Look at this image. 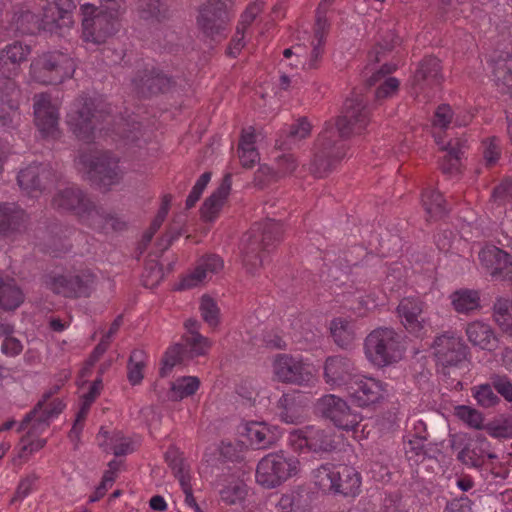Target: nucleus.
I'll use <instances>...</instances> for the list:
<instances>
[{"label": "nucleus", "instance_id": "nucleus-1", "mask_svg": "<svg viewBox=\"0 0 512 512\" xmlns=\"http://www.w3.org/2000/svg\"><path fill=\"white\" fill-rule=\"evenodd\" d=\"M282 226L273 219L255 223L243 238V263L250 274H255L263 264L264 251L280 242Z\"/></svg>", "mask_w": 512, "mask_h": 512}, {"label": "nucleus", "instance_id": "nucleus-2", "mask_svg": "<svg viewBox=\"0 0 512 512\" xmlns=\"http://www.w3.org/2000/svg\"><path fill=\"white\" fill-rule=\"evenodd\" d=\"M121 3L119 0H107L100 7L86 3L81 6L82 37L86 43L101 44L117 30V19Z\"/></svg>", "mask_w": 512, "mask_h": 512}, {"label": "nucleus", "instance_id": "nucleus-3", "mask_svg": "<svg viewBox=\"0 0 512 512\" xmlns=\"http://www.w3.org/2000/svg\"><path fill=\"white\" fill-rule=\"evenodd\" d=\"M74 4L71 0H56L43 8L40 15L31 12L23 13L19 18L20 29L25 33L47 31L64 35L73 25L72 11Z\"/></svg>", "mask_w": 512, "mask_h": 512}, {"label": "nucleus", "instance_id": "nucleus-4", "mask_svg": "<svg viewBox=\"0 0 512 512\" xmlns=\"http://www.w3.org/2000/svg\"><path fill=\"white\" fill-rule=\"evenodd\" d=\"M314 482L324 492L355 497L360 492L361 476L355 468L339 464H323L313 471Z\"/></svg>", "mask_w": 512, "mask_h": 512}, {"label": "nucleus", "instance_id": "nucleus-5", "mask_svg": "<svg viewBox=\"0 0 512 512\" xmlns=\"http://www.w3.org/2000/svg\"><path fill=\"white\" fill-rule=\"evenodd\" d=\"M367 359L378 367L397 362L402 357L401 335L393 328L379 327L371 331L364 343Z\"/></svg>", "mask_w": 512, "mask_h": 512}, {"label": "nucleus", "instance_id": "nucleus-6", "mask_svg": "<svg viewBox=\"0 0 512 512\" xmlns=\"http://www.w3.org/2000/svg\"><path fill=\"white\" fill-rule=\"evenodd\" d=\"M74 72V61L62 52L45 53L34 59L30 66L31 80L44 85L60 84Z\"/></svg>", "mask_w": 512, "mask_h": 512}, {"label": "nucleus", "instance_id": "nucleus-7", "mask_svg": "<svg viewBox=\"0 0 512 512\" xmlns=\"http://www.w3.org/2000/svg\"><path fill=\"white\" fill-rule=\"evenodd\" d=\"M299 461L283 451L269 453L257 464L256 481L264 488H276L298 472Z\"/></svg>", "mask_w": 512, "mask_h": 512}, {"label": "nucleus", "instance_id": "nucleus-8", "mask_svg": "<svg viewBox=\"0 0 512 512\" xmlns=\"http://www.w3.org/2000/svg\"><path fill=\"white\" fill-rule=\"evenodd\" d=\"M432 349L437 370L445 376L450 374L451 368L458 367L466 360L469 350L463 339L453 332L436 336Z\"/></svg>", "mask_w": 512, "mask_h": 512}, {"label": "nucleus", "instance_id": "nucleus-9", "mask_svg": "<svg viewBox=\"0 0 512 512\" xmlns=\"http://www.w3.org/2000/svg\"><path fill=\"white\" fill-rule=\"evenodd\" d=\"M210 347V340L194 331L193 336L185 337V344L176 343L166 350L161 361L160 376H168L177 364H185L195 357L205 355Z\"/></svg>", "mask_w": 512, "mask_h": 512}, {"label": "nucleus", "instance_id": "nucleus-10", "mask_svg": "<svg viewBox=\"0 0 512 512\" xmlns=\"http://www.w3.org/2000/svg\"><path fill=\"white\" fill-rule=\"evenodd\" d=\"M96 204L86 191L76 185L59 189L51 200L53 209L60 213L75 215L86 224L95 211Z\"/></svg>", "mask_w": 512, "mask_h": 512}, {"label": "nucleus", "instance_id": "nucleus-11", "mask_svg": "<svg viewBox=\"0 0 512 512\" xmlns=\"http://www.w3.org/2000/svg\"><path fill=\"white\" fill-rule=\"evenodd\" d=\"M316 409L323 418L345 431L355 430L361 421V417L352 411L347 402L334 394L319 398Z\"/></svg>", "mask_w": 512, "mask_h": 512}, {"label": "nucleus", "instance_id": "nucleus-12", "mask_svg": "<svg viewBox=\"0 0 512 512\" xmlns=\"http://www.w3.org/2000/svg\"><path fill=\"white\" fill-rule=\"evenodd\" d=\"M272 368L274 377L281 383L308 386L314 381L311 366L290 354L276 355Z\"/></svg>", "mask_w": 512, "mask_h": 512}, {"label": "nucleus", "instance_id": "nucleus-13", "mask_svg": "<svg viewBox=\"0 0 512 512\" xmlns=\"http://www.w3.org/2000/svg\"><path fill=\"white\" fill-rule=\"evenodd\" d=\"M328 22L318 16L315 24V33L313 39L310 41L309 46L305 44H296L291 48L285 49L283 52L284 57L291 60L288 64L296 68L302 67L304 69L313 68L320 57L321 46L324 41Z\"/></svg>", "mask_w": 512, "mask_h": 512}, {"label": "nucleus", "instance_id": "nucleus-14", "mask_svg": "<svg viewBox=\"0 0 512 512\" xmlns=\"http://www.w3.org/2000/svg\"><path fill=\"white\" fill-rule=\"evenodd\" d=\"M396 313L400 323L409 334L417 338L427 335L431 323L426 316V304L422 300L405 297L399 302Z\"/></svg>", "mask_w": 512, "mask_h": 512}, {"label": "nucleus", "instance_id": "nucleus-15", "mask_svg": "<svg viewBox=\"0 0 512 512\" xmlns=\"http://www.w3.org/2000/svg\"><path fill=\"white\" fill-rule=\"evenodd\" d=\"M93 109V100L81 97L72 104L67 114V125L79 140L89 142L94 137L96 116Z\"/></svg>", "mask_w": 512, "mask_h": 512}, {"label": "nucleus", "instance_id": "nucleus-16", "mask_svg": "<svg viewBox=\"0 0 512 512\" xmlns=\"http://www.w3.org/2000/svg\"><path fill=\"white\" fill-rule=\"evenodd\" d=\"M118 162H78L77 171L83 180L100 190H109L122 178Z\"/></svg>", "mask_w": 512, "mask_h": 512}, {"label": "nucleus", "instance_id": "nucleus-17", "mask_svg": "<svg viewBox=\"0 0 512 512\" xmlns=\"http://www.w3.org/2000/svg\"><path fill=\"white\" fill-rule=\"evenodd\" d=\"M34 121L41 135L45 138L56 139L59 130V104L53 102L47 94L34 97Z\"/></svg>", "mask_w": 512, "mask_h": 512}, {"label": "nucleus", "instance_id": "nucleus-18", "mask_svg": "<svg viewBox=\"0 0 512 512\" xmlns=\"http://www.w3.org/2000/svg\"><path fill=\"white\" fill-rule=\"evenodd\" d=\"M323 368L324 380L331 387H344L347 390L359 376L355 362L343 355L327 357Z\"/></svg>", "mask_w": 512, "mask_h": 512}, {"label": "nucleus", "instance_id": "nucleus-19", "mask_svg": "<svg viewBox=\"0 0 512 512\" xmlns=\"http://www.w3.org/2000/svg\"><path fill=\"white\" fill-rule=\"evenodd\" d=\"M354 404L369 407L382 401L386 394V385L381 381L360 375L346 390Z\"/></svg>", "mask_w": 512, "mask_h": 512}, {"label": "nucleus", "instance_id": "nucleus-20", "mask_svg": "<svg viewBox=\"0 0 512 512\" xmlns=\"http://www.w3.org/2000/svg\"><path fill=\"white\" fill-rule=\"evenodd\" d=\"M368 112L358 98L347 99L344 103V114L336 121L338 135L346 137L352 133H361L368 125Z\"/></svg>", "mask_w": 512, "mask_h": 512}, {"label": "nucleus", "instance_id": "nucleus-21", "mask_svg": "<svg viewBox=\"0 0 512 512\" xmlns=\"http://www.w3.org/2000/svg\"><path fill=\"white\" fill-rule=\"evenodd\" d=\"M307 404L308 399L303 393L290 390L278 399L276 414L282 422L297 425L305 419Z\"/></svg>", "mask_w": 512, "mask_h": 512}, {"label": "nucleus", "instance_id": "nucleus-22", "mask_svg": "<svg viewBox=\"0 0 512 512\" xmlns=\"http://www.w3.org/2000/svg\"><path fill=\"white\" fill-rule=\"evenodd\" d=\"M479 260L486 272L495 279L512 277V262L510 255L495 247H488L479 252Z\"/></svg>", "mask_w": 512, "mask_h": 512}, {"label": "nucleus", "instance_id": "nucleus-23", "mask_svg": "<svg viewBox=\"0 0 512 512\" xmlns=\"http://www.w3.org/2000/svg\"><path fill=\"white\" fill-rule=\"evenodd\" d=\"M313 129L312 123L306 117H300L289 125L284 126L275 147L280 151H290L301 141L310 136Z\"/></svg>", "mask_w": 512, "mask_h": 512}, {"label": "nucleus", "instance_id": "nucleus-24", "mask_svg": "<svg viewBox=\"0 0 512 512\" xmlns=\"http://www.w3.org/2000/svg\"><path fill=\"white\" fill-rule=\"evenodd\" d=\"M224 267L223 260L216 254L202 257L195 270L185 276L178 285L179 290L190 289L198 286L208 276L218 273Z\"/></svg>", "mask_w": 512, "mask_h": 512}, {"label": "nucleus", "instance_id": "nucleus-25", "mask_svg": "<svg viewBox=\"0 0 512 512\" xmlns=\"http://www.w3.org/2000/svg\"><path fill=\"white\" fill-rule=\"evenodd\" d=\"M52 173L40 162H32L18 174L19 186L28 193L42 191L52 182Z\"/></svg>", "mask_w": 512, "mask_h": 512}, {"label": "nucleus", "instance_id": "nucleus-26", "mask_svg": "<svg viewBox=\"0 0 512 512\" xmlns=\"http://www.w3.org/2000/svg\"><path fill=\"white\" fill-rule=\"evenodd\" d=\"M468 341L475 347L486 351H495L499 347V338L493 327L483 321H473L466 327Z\"/></svg>", "mask_w": 512, "mask_h": 512}, {"label": "nucleus", "instance_id": "nucleus-27", "mask_svg": "<svg viewBox=\"0 0 512 512\" xmlns=\"http://www.w3.org/2000/svg\"><path fill=\"white\" fill-rule=\"evenodd\" d=\"M19 91L14 81L5 80L0 84V123L8 127L19 118L17 99Z\"/></svg>", "mask_w": 512, "mask_h": 512}, {"label": "nucleus", "instance_id": "nucleus-28", "mask_svg": "<svg viewBox=\"0 0 512 512\" xmlns=\"http://www.w3.org/2000/svg\"><path fill=\"white\" fill-rule=\"evenodd\" d=\"M232 185L231 173H226L218 188L203 202L200 212L204 221H214L225 200L227 199Z\"/></svg>", "mask_w": 512, "mask_h": 512}, {"label": "nucleus", "instance_id": "nucleus-29", "mask_svg": "<svg viewBox=\"0 0 512 512\" xmlns=\"http://www.w3.org/2000/svg\"><path fill=\"white\" fill-rule=\"evenodd\" d=\"M334 135L333 123L326 122L323 130L315 141V149L319 150L322 156L326 158L342 159L352 157V155L347 153L345 143L342 141H332Z\"/></svg>", "mask_w": 512, "mask_h": 512}, {"label": "nucleus", "instance_id": "nucleus-30", "mask_svg": "<svg viewBox=\"0 0 512 512\" xmlns=\"http://www.w3.org/2000/svg\"><path fill=\"white\" fill-rule=\"evenodd\" d=\"M30 54V48L22 43L15 42L7 45L0 52V72L8 77L16 75L20 64Z\"/></svg>", "mask_w": 512, "mask_h": 512}, {"label": "nucleus", "instance_id": "nucleus-31", "mask_svg": "<svg viewBox=\"0 0 512 512\" xmlns=\"http://www.w3.org/2000/svg\"><path fill=\"white\" fill-rule=\"evenodd\" d=\"M214 4H209L200 11L198 17V24L208 35L214 36L221 30L225 29L228 21V16L223 8V4L219 3L215 7Z\"/></svg>", "mask_w": 512, "mask_h": 512}, {"label": "nucleus", "instance_id": "nucleus-32", "mask_svg": "<svg viewBox=\"0 0 512 512\" xmlns=\"http://www.w3.org/2000/svg\"><path fill=\"white\" fill-rule=\"evenodd\" d=\"M87 224L101 231L111 229L112 231L120 232L127 228V221L122 216L106 211L98 204H96V209L93 211Z\"/></svg>", "mask_w": 512, "mask_h": 512}, {"label": "nucleus", "instance_id": "nucleus-33", "mask_svg": "<svg viewBox=\"0 0 512 512\" xmlns=\"http://www.w3.org/2000/svg\"><path fill=\"white\" fill-rule=\"evenodd\" d=\"M417 432L409 434L407 441L404 442V449L406 457L409 461L415 463L422 462L428 455V450L425 445L427 436L422 434V430L425 431V424L419 421L415 426Z\"/></svg>", "mask_w": 512, "mask_h": 512}, {"label": "nucleus", "instance_id": "nucleus-34", "mask_svg": "<svg viewBox=\"0 0 512 512\" xmlns=\"http://www.w3.org/2000/svg\"><path fill=\"white\" fill-rule=\"evenodd\" d=\"M303 433L306 446L313 452H329L335 449L334 437L330 431L311 426Z\"/></svg>", "mask_w": 512, "mask_h": 512}, {"label": "nucleus", "instance_id": "nucleus-35", "mask_svg": "<svg viewBox=\"0 0 512 512\" xmlns=\"http://www.w3.org/2000/svg\"><path fill=\"white\" fill-rule=\"evenodd\" d=\"M475 441L478 445L475 447H472L471 444L464 445L459 451L457 459L466 466L480 468L485 463L486 446H489V443L482 435L477 436Z\"/></svg>", "mask_w": 512, "mask_h": 512}, {"label": "nucleus", "instance_id": "nucleus-36", "mask_svg": "<svg viewBox=\"0 0 512 512\" xmlns=\"http://www.w3.org/2000/svg\"><path fill=\"white\" fill-rule=\"evenodd\" d=\"M25 221V213L14 203L0 204V234L16 231Z\"/></svg>", "mask_w": 512, "mask_h": 512}, {"label": "nucleus", "instance_id": "nucleus-37", "mask_svg": "<svg viewBox=\"0 0 512 512\" xmlns=\"http://www.w3.org/2000/svg\"><path fill=\"white\" fill-rule=\"evenodd\" d=\"M24 301V294L12 278H0V308L15 310Z\"/></svg>", "mask_w": 512, "mask_h": 512}, {"label": "nucleus", "instance_id": "nucleus-38", "mask_svg": "<svg viewBox=\"0 0 512 512\" xmlns=\"http://www.w3.org/2000/svg\"><path fill=\"white\" fill-rule=\"evenodd\" d=\"M421 200L427 216L431 219H440L450 210L443 195L433 188L425 189Z\"/></svg>", "mask_w": 512, "mask_h": 512}, {"label": "nucleus", "instance_id": "nucleus-39", "mask_svg": "<svg viewBox=\"0 0 512 512\" xmlns=\"http://www.w3.org/2000/svg\"><path fill=\"white\" fill-rule=\"evenodd\" d=\"M43 286L56 295L65 298H73L72 283L70 280V272L58 273L49 272L42 276Z\"/></svg>", "mask_w": 512, "mask_h": 512}, {"label": "nucleus", "instance_id": "nucleus-40", "mask_svg": "<svg viewBox=\"0 0 512 512\" xmlns=\"http://www.w3.org/2000/svg\"><path fill=\"white\" fill-rule=\"evenodd\" d=\"M492 317L500 330L512 337V299L497 297L492 307Z\"/></svg>", "mask_w": 512, "mask_h": 512}, {"label": "nucleus", "instance_id": "nucleus-41", "mask_svg": "<svg viewBox=\"0 0 512 512\" xmlns=\"http://www.w3.org/2000/svg\"><path fill=\"white\" fill-rule=\"evenodd\" d=\"M72 283L73 299L89 297L95 290L97 276L89 269L79 270L75 273L70 272Z\"/></svg>", "mask_w": 512, "mask_h": 512}, {"label": "nucleus", "instance_id": "nucleus-42", "mask_svg": "<svg viewBox=\"0 0 512 512\" xmlns=\"http://www.w3.org/2000/svg\"><path fill=\"white\" fill-rule=\"evenodd\" d=\"M200 386V380L196 376H183L171 383L168 397L172 401H180L194 395Z\"/></svg>", "mask_w": 512, "mask_h": 512}, {"label": "nucleus", "instance_id": "nucleus-43", "mask_svg": "<svg viewBox=\"0 0 512 512\" xmlns=\"http://www.w3.org/2000/svg\"><path fill=\"white\" fill-rule=\"evenodd\" d=\"M98 444L104 451L109 449L113 450L115 456H123L133 451L131 442L119 434H115L112 437H108V432L103 428L100 429L97 435Z\"/></svg>", "mask_w": 512, "mask_h": 512}, {"label": "nucleus", "instance_id": "nucleus-44", "mask_svg": "<svg viewBox=\"0 0 512 512\" xmlns=\"http://www.w3.org/2000/svg\"><path fill=\"white\" fill-rule=\"evenodd\" d=\"M330 331L335 343L341 348L350 346L355 338L351 322L343 318L334 319Z\"/></svg>", "mask_w": 512, "mask_h": 512}, {"label": "nucleus", "instance_id": "nucleus-45", "mask_svg": "<svg viewBox=\"0 0 512 512\" xmlns=\"http://www.w3.org/2000/svg\"><path fill=\"white\" fill-rule=\"evenodd\" d=\"M246 435L251 444L258 449L267 448L274 442V435L264 423H249L246 427Z\"/></svg>", "mask_w": 512, "mask_h": 512}, {"label": "nucleus", "instance_id": "nucleus-46", "mask_svg": "<svg viewBox=\"0 0 512 512\" xmlns=\"http://www.w3.org/2000/svg\"><path fill=\"white\" fill-rule=\"evenodd\" d=\"M452 305L459 313H468L477 309L480 304L479 293L475 290L463 289L452 294Z\"/></svg>", "mask_w": 512, "mask_h": 512}, {"label": "nucleus", "instance_id": "nucleus-47", "mask_svg": "<svg viewBox=\"0 0 512 512\" xmlns=\"http://www.w3.org/2000/svg\"><path fill=\"white\" fill-rule=\"evenodd\" d=\"M145 367V352L135 349L131 352L128 362V380L132 385L139 384L143 379V369Z\"/></svg>", "mask_w": 512, "mask_h": 512}, {"label": "nucleus", "instance_id": "nucleus-48", "mask_svg": "<svg viewBox=\"0 0 512 512\" xmlns=\"http://www.w3.org/2000/svg\"><path fill=\"white\" fill-rule=\"evenodd\" d=\"M493 74L499 89L503 92L512 91V60L497 62Z\"/></svg>", "mask_w": 512, "mask_h": 512}, {"label": "nucleus", "instance_id": "nucleus-49", "mask_svg": "<svg viewBox=\"0 0 512 512\" xmlns=\"http://www.w3.org/2000/svg\"><path fill=\"white\" fill-rule=\"evenodd\" d=\"M256 134L253 127H247L242 130L239 140V153L241 158L247 160H255L258 157V152L255 148Z\"/></svg>", "mask_w": 512, "mask_h": 512}, {"label": "nucleus", "instance_id": "nucleus-50", "mask_svg": "<svg viewBox=\"0 0 512 512\" xmlns=\"http://www.w3.org/2000/svg\"><path fill=\"white\" fill-rule=\"evenodd\" d=\"M52 395L51 392L48 393ZM51 396L45 399L42 409L39 410L36 422L39 426L47 427L52 418L57 417L64 409V404L60 399H53L49 404H46L47 400Z\"/></svg>", "mask_w": 512, "mask_h": 512}, {"label": "nucleus", "instance_id": "nucleus-51", "mask_svg": "<svg viewBox=\"0 0 512 512\" xmlns=\"http://www.w3.org/2000/svg\"><path fill=\"white\" fill-rule=\"evenodd\" d=\"M512 201V180L504 178L500 184L494 187L490 203L492 207H503Z\"/></svg>", "mask_w": 512, "mask_h": 512}, {"label": "nucleus", "instance_id": "nucleus-52", "mask_svg": "<svg viewBox=\"0 0 512 512\" xmlns=\"http://www.w3.org/2000/svg\"><path fill=\"white\" fill-rule=\"evenodd\" d=\"M440 61L437 58H425L417 69L414 79L416 82L424 79H436L440 73Z\"/></svg>", "mask_w": 512, "mask_h": 512}, {"label": "nucleus", "instance_id": "nucleus-53", "mask_svg": "<svg viewBox=\"0 0 512 512\" xmlns=\"http://www.w3.org/2000/svg\"><path fill=\"white\" fill-rule=\"evenodd\" d=\"M163 278L164 271L162 266L155 260L148 261L143 272V285L148 288H153L158 285Z\"/></svg>", "mask_w": 512, "mask_h": 512}, {"label": "nucleus", "instance_id": "nucleus-54", "mask_svg": "<svg viewBox=\"0 0 512 512\" xmlns=\"http://www.w3.org/2000/svg\"><path fill=\"white\" fill-rule=\"evenodd\" d=\"M202 319L211 327L219 324V308L209 296H203L200 304Z\"/></svg>", "mask_w": 512, "mask_h": 512}, {"label": "nucleus", "instance_id": "nucleus-55", "mask_svg": "<svg viewBox=\"0 0 512 512\" xmlns=\"http://www.w3.org/2000/svg\"><path fill=\"white\" fill-rule=\"evenodd\" d=\"M473 396L477 403L484 407L490 408L499 403L500 399L494 393L493 387L490 384H482L474 389Z\"/></svg>", "mask_w": 512, "mask_h": 512}, {"label": "nucleus", "instance_id": "nucleus-56", "mask_svg": "<svg viewBox=\"0 0 512 512\" xmlns=\"http://www.w3.org/2000/svg\"><path fill=\"white\" fill-rule=\"evenodd\" d=\"M456 416L475 429H481L483 424L482 414L469 406L461 405L455 408Z\"/></svg>", "mask_w": 512, "mask_h": 512}, {"label": "nucleus", "instance_id": "nucleus-57", "mask_svg": "<svg viewBox=\"0 0 512 512\" xmlns=\"http://www.w3.org/2000/svg\"><path fill=\"white\" fill-rule=\"evenodd\" d=\"M246 494V486L243 483L227 486L220 492L221 500L229 505L241 502Z\"/></svg>", "mask_w": 512, "mask_h": 512}, {"label": "nucleus", "instance_id": "nucleus-58", "mask_svg": "<svg viewBox=\"0 0 512 512\" xmlns=\"http://www.w3.org/2000/svg\"><path fill=\"white\" fill-rule=\"evenodd\" d=\"M487 429L494 438H512V416L489 425Z\"/></svg>", "mask_w": 512, "mask_h": 512}, {"label": "nucleus", "instance_id": "nucleus-59", "mask_svg": "<svg viewBox=\"0 0 512 512\" xmlns=\"http://www.w3.org/2000/svg\"><path fill=\"white\" fill-rule=\"evenodd\" d=\"M300 498L299 493L283 494L277 503L278 510L280 512H296L300 509Z\"/></svg>", "mask_w": 512, "mask_h": 512}, {"label": "nucleus", "instance_id": "nucleus-60", "mask_svg": "<svg viewBox=\"0 0 512 512\" xmlns=\"http://www.w3.org/2000/svg\"><path fill=\"white\" fill-rule=\"evenodd\" d=\"M473 501L467 496H460L447 501L443 512H473Z\"/></svg>", "mask_w": 512, "mask_h": 512}, {"label": "nucleus", "instance_id": "nucleus-61", "mask_svg": "<svg viewBox=\"0 0 512 512\" xmlns=\"http://www.w3.org/2000/svg\"><path fill=\"white\" fill-rule=\"evenodd\" d=\"M492 386L506 401L512 402V382L507 376L493 377Z\"/></svg>", "mask_w": 512, "mask_h": 512}, {"label": "nucleus", "instance_id": "nucleus-62", "mask_svg": "<svg viewBox=\"0 0 512 512\" xmlns=\"http://www.w3.org/2000/svg\"><path fill=\"white\" fill-rule=\"evenodd\" d=\"M484 160H497L502 157L499 139L492 137L482 143Z\"/></svg>", "mask_w": 512, "mask_h": 512}, {"label": "nucleus", "instance_id": "nucleus-63", "mask_svg": "<svg viewBox=\"0 0 512 512\" xmlns=\"http://www.w3.org/2000/svg\"><path fill=\"white\" fill-rule=\"evenodd\" d=\"M453 118L454 114L451 107L449 105L443 104L439 106L435 112L433 125L435 127L445 129L452 122Z\"/></svg>", "mask_w": 512, "mask_h": 512}, {"label": "nucleus", "instance_id": "nucleus-64", "mask_svg": "<svg viewBox=\"0 0 512 512\" xmlns=\"http://www.w3.org/2000/svg\"><path fill=\"white\" fill-rule=\"evenodd\" d=\"M36 480L37 477L35 475H29L23 478L17 486L15 495L12 498L11 503L26 498L33 490Z\"/></svg>", "mask_w": 512, "mask_h": 512}]
</instances>
